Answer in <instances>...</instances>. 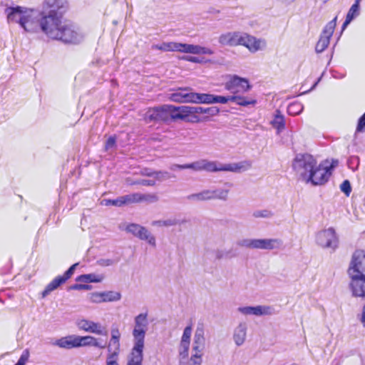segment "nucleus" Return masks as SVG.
<instances>
[{"label":"nucleus","instance_id":"338daca9","mask_svg":"<svg viewBox=\"0 0 365 365\" xmlns=\"http://www.w3.org/2000/svg\"><path fill=\"white\" fill-rule=\"evenodd\" d=\"M91 289V287L89 285H87V284H81V290H82V289L88 290Z\"/></svg>","mask_w":365,"mask_h":365},{"label":"nucleus","instance_id":"473e14b6","mask_svg":"<svg viewBox=\"0 0 365 365\" xmlns=\"http://www.w3.org/2000/svg\"><path fill=\"white\" fill-rule=\"evenodd\" d=\"M359 14V4L358 2H355L351 7L346 17V20L343 24L342 29H345L346 27L350 24V22L358 15Z\"/></svg>","mask_w":365,"mask_h":365},{"label":"nucleus","instance_id":"a19ab883","mask_svg":"<svg viewBox=\"0 0 365 365\" xmlns=\"http://www.w3.org/2000/svg\"><path fill=\"white\" fill-rule=\"evenodd\" d=\"M212 190V199L226 200L228 197L229 190L226 188H218Z\"/></svg>","mask_w":365,"mask_h":365},{"label":"nucleus","instance_id":"cd10ccee","mask_svg":"<svg viewBox=\"0 0 365 365\" xmlns=\"http://www.w3.org/2000/svg\"><path fill=\"white\" fill-rule=\"evenodd\" d=\"M103 274L91 273L82 274L76 278V281L84 283H99L104 279Z\"/></svg>","mask_w":365,"mask_h":365},{"label":"nucleus","instance_id":"72a5a7b5","mask_svg":"<svg viewBox=\"0 0 365 365\" xmlns=\"http://www.w3.org/2000/svg\"><path fill=\"white\" fill-rule=\"evenodd\" d=\"M185 106H175L173 105V120H181L186 123Z\"/></svg>","mask_w":365,"mask_h":365},{"label":"nucleus","instance_id":"052dcab7","mask_svg":"<svg viewBox=\"0 0 365 365\" xmlns=\"http://www.w3.org/2000/svg\"><path fill=\"white\" fill-rule=\"evenodd\" d=\"M170 225V221H155L153 222V225L155 226H169Z\"/></svg>","mask_w":365,"mask_h":365},{"label":"nucleus","instance_id":"09e8293b","mask_svg":"<svg viewBox=\"0 0 365 365\" xmlns=\"http://www.w3.org/2000/svg\"><path fill=\"white\" fill-rule=\"evenodd\" d=\"M229 101H232V96H215L214 95L213 104L214 103H220L225 104Z\"/></svg>","mask_w":365,"mask_h":365},{"label":"nucleus","instance_id":"8fccbe9b","mask_svg":"<svg viewBox=\"0 0 365 365\" xmlns=\"http://www.w3.org/2000/svg\"><path fill=\"white\" fill-rule=\"evenodd\" d=\"M302 110V106L300 103H293L288 108V112L291 115H296Z\"/></svg>","mask_w":365,"mask_h":365},{"label":"nucleus","instance_id":"c03bdc74","mask_svg":"<svg viewBox=\"0 0 365 365\" xmlns=\"http://www.w3.org/2000/svg\"><path fill=\"white\" fill-rule=\"evenodd\" d=\"M192 329L191 326H187L184 329L180 342L190 343Z\"/></svg>","mask_w":365,"mask_h":365},{"label":"nucleus","instance_id":"39448f33","mask_svg":"<svg viewBox=\"0 0 365 365\" xmlns=\"http://www.w3.org/2000/svg\"><path fill=\"white\" fill-rule=\"evenodd\" d=\"M348 274L354 279V285L358 289L359 282L365 279V251L356 250L352 255L348 269Z\"/></svg>","mask_w":365,"mask_h":365},{"label":"nucleus","instance_id":"a18cd8bd","mask_svg":"<svg viewBox=\"0 0 365 365\" xmlns=\"http://www.w3.org/2000/svg\"><path fill=\"white\" fill-rule=\"evenodd\" d=\"M190 103L203 104V93H195L191 91Z\"/></svg>","mask_w":365,"mask_h":365},{"label":"nucleus","instance_id":"5701e85b","mask_svg":"<svg viewBox=\"0 0 365 365\" xmlns=\"http://www.w3.org/2000/svg\"><path fill=\"white\" fill-rule=\"evenodd\" d=\"M45 6L49 9L47 15L62 16L66 1V0H45Z\"/></svg>","mask_w":365,"mask_h":365},{"label":"nucleus","instance_id":"f3484780","mask_svg":"<svg viewBox=\"0 0 365 365\" xmlns=\"http://www.w3.org/2000/svg\"><path fill=\"white\" fill-rule=\"evenodd\" d=\"M336 25V17L330 21L324 27L322 34L316 45L317 53L324 51L329 44V40L331 37Z\"/></svg>","mask_w":365,"mask_h":365},{"label":"nucleus","instance_id":"7ed1b4c3","mask_svg":"<svg viewBox=\"0 0 365 365\" xmlns=\"http://www.w3.org/2000/svg\"><path fill=\"white\" fill-rule=\"evenodd\" d=\"M52 344L66 349L91 347L103 350L106 347V339L93 335L80 336L72 334L56 339Z\"/></svg>","mask_w":365,"mask_h":365},{"label":"nucleus","instance_id":"4468645a","mask_svg":"<svg viewBox=\"0 0 365 365\" xmlns=\"http://www.w3.org/2000/svg\"><path fill=\"white\" fill-rule=\"evenodd\" d=\"M225 88L232 93L237 94L238 92H248L252 88V86L247 78L240 77L237 75H232L230 76L229 79L226 81Z\"/></svg>","mask_w":365,"mask_h":365},{"label":"nucleus","instance_id":"de8ad7c7","mask_svg":"<svg viewBox=\"0 0 365 365\" xmlns=\"http://www.w3.org/2000/svg\"><path fill=\"white\" fill-rule=\"evenodd\" d=\"M241 247L250 249H255V239H244L240 241Z\"/></svg>","mask_w":365,"mask_h":365},{"label":"nucleus","instance_id":"c9c22d12","mask_svg":"<svg viewBox=\"0 0 365 365\" xmlns=\"http://www.w3.org/2000/svg\"><path fill=\"white\" fill-rule=\"evenodd\" d=\"M103 300L104 303L106 302H116L121 299L122 295L120 292L117 291H103Z\"/></svg>","mask_w":365,"mask_h":365},{"label":"nucleus","instance_id":"79ce46f5","mask_svg":"<svg viewBox=\"0 0 365 365\" xmlns=\"http://www.w3.org/2000/svg\"><path fill=\"white\" fill-rule=\"evenodd\" d=\"M88 299L93 304L104 303L103 292H93L88 294Z\"/></svg>","mask_w":365,"mask_h":365},{"label":"nucleus","instance_id":"774afa93","mask_svg":"<svg viewBox=\"0 0 365 365\" xmlns=\"http://www.w3.org/2000/svg\"><path fill=\"white\" fill-rule=\"evenodd\" d=\"M81 284H75V285L71 287V289L81 290Z\"/></svg>","mask_w":365,"mask_h":365},{"label":"nucleus","instance_id":"0e129e2a","mask_svg":"<svg viewBox=\"0 0 365 365\" xmlns=\"http://www.w3.org/2000/svg\"><path fill=\"white\" fill-rule=\"evenodd\" d=\"M361 322L362 323L363 326L365 327V304L362 309Z\"/></svg>","mask_w":365,"mask_h":365},{"label":"nucleus","instance_id":"7c9ffc66","mask_svg":"<svg viewBox=\"0 0 365 365\" xmlns=\"http://www.w3.org/2000/svg\"><path fill=\"white\" fill-rule=\"evenodd\" d=\"M66 279L62 276H58L47 284L42 292V297H46L49 293L56 289L61 284H63Z\"/></svg>","mask_w":365,"mask_h":365},{"label":"nucleus","instance_id":"0eeeda50","mask_svg":"<svg viewBox=\"0 0 365 365\" xmlns=\"http://www.w3.org/2000/svg\"><path fill=\"white\" fill-rule=\"evenodd\" d=\"M317 160L313 156L305 155H297L292 163V167L298 177L304 182L310 179V174L312 172Z\"/></svg>","mask_w":365,"mask_h":365},{"label":"nucleus","instance_id":"2eb2a0df","mask_svg":"<svg viewBox=\"0 0 365 365\" xmlns=\"http://www.w3.org/2000/svg\"><path fill=\"white\" fill-rule=\"evenodd\" d=\"M244 31H230L220 34L217 38L218 43L222 46H241Z\"/></svg>","mask_w":365,"mask_h":365},{"label":"nucleus","instance_id":"603ef678","mask_svg":"<svg viewBox=\"0 0 365 365\" xmlns=\"http://www.w3.org/2000/svg\"><path fill=\"white\" fill-rule=\"evenodd\" d=\"M78 265V263H76V264H73L65 273L62 276L65 279L66 281L69 279L72 275L74 273V271L76 268V267Z\"/></svg>","mask_w":365,"mask_h":365},{"label":"nucleus","instance_id":"69168bd1","mask_svg":"<svg viewBox=\"0 0 365 365\" xmlns=\"http://www.w3.org/2000/svg\"><path fill=\"white\" fill-rule=\"evenodd\" d=\"M182 165H172V167H171V170H178V169H183V168H182Z\"/></svg>","mask_w":365,"mask_h":365},{"label":"nucleus","instance_id":"e2e57ef3","mask_svg":"<svg viewBox=\"0 0 365 365\" xmlns=\"http://www.w3.org/2000/svg\"><path fill=\"white\" fill-rule=\"evenodd\" d=\"M103 266H110L114 264L113 259H103L101 263Z\"/></svg>","mask_w":365,"mask_h":365},{"label":"nucleus","instance_id":"f8f14e48","mask_svg":"<svg viewBox=\"0 0 365 365\" xmlns=\"http://www.w3.org/2000/svg\"><path fill=\"white\" fill-rule=\"evenodd\" d=\"M76 325L81 331L98 335L100 336L99 337L103 339H107L108 330L100 322L86 318H81L76 320Z\"/></svg>","mask_w":365,"mask_h":365},{"label":"nucleus","instance_id":"5fc2aeb1","mask_svg":"<svg viewBox=\"0 0 365 365\" xmlns=\"http://www.w3.org/2000/svg\"><path fill=\"white\" fill-rule=\"evenodd\" d=\"M365 128V112L364 114L359 118L356 130L358 132H362Z\"/></svg>","mask_w":365,"mask_h":365},{"label":"nucleus","instance_id":"423d86ee","mask_svg":"<svg viewBox=\"0 0 365 365\" xmlns=\"http://www.w3.org/2000/svg\"><path fill=\"white\" fill-rule=\"evenodd\" d=\"M148 313L140 312L134 317L132 336L133 346L144 348L145 337L148 329Z\"/></svg>","mask_w":365,"mask_h":365},{"label":"nucleus","instance_id":"6ab92c4d","mask_svg":"<svg viewBox=\"0 0 365 365\" xmlns=\"http://www.w3.org/2000/svg\"><path fill=\"white\" fill-rule=\"evenodd\" d=\"M282 240L278 238L255 239V249L258 250H278L282 247Z\"/></svg>","mask_w":365,"mask_h":365},{"label":"nucleus","instance_id":"c756f323","mask_svg":"<svg viewBox=\"0 0 365 365\" xmlns=\"http://www.w3.org/2000/svg\"><path fill=\"white\" fill-rule=\"evenodd\" d=\"M131 203H132V202H131L130 194L119 197L115 200H103V204L106 206L113 205V206L120 207L124 205H128V204H131Z\"/></svg>","mask_w":365,"mask_h":365},{"label":"nucleus","instance_id":"f704fd0d","mask_svg":"<svg viewBox=\"0 0 365 365\" xmlns=\"http://www.w3.org/2000/svg\"><path fill=\"white\" fill-rule=\"evenodd\" d=\"M270 123L277 130V133H279L284 128V117L279 111H277Z\"/></svg>","mask_w":365,"mask_h":365},{"label":"nucleus","instance_id":"864d4df0","mask_svg":"<svg viewBox=\"0 0 365 365\" xmlns=\"http://www.w3.org/2000/svg\"><path fill=\"white\" fill-rule=\"evenodd\" d=\"M341 190L344 192L346 195H349L351 192V185L348 180H345L341 185Z\"/></svg>","mask_w":365,"mask_h":365},{"label":"nucleus","instance_id":"a211bd4d","mask_svg":"<svg viewBox=\"0 0 365 365\" xmlns=\"http://www.w3.org/2000/svg\"><path fill=\"white\" fill-rule=\"evenodd\" d=\"M329 170L327 167L316 163L309 178L306 183H311L314 185L324 184L329 177Z\"/></svg>","mask_w":365,"mask_h":365},{"label":"nucleus","instance_id":"9d476101","mask_svg":"<svg viewBox=\"0 0 365 365\" xmlns=\"http://www.w3.org/2000/svg\"><path fill=\"white\" fill-rule=\"evenodd\" d=\"M182 168L192 169L195 171L207 170V171H217V170H229L237 171L242 168L241 165H227L225 166L217 167L215 163L210 162L206 160H200L196 162L185 164L182 166Z\"/></svg>","mask_w":365,"mask_h":365},{"label":"nucleus","instance_id":"c85d7f7f","mask_svg":"<svg viewBox=\"0 0 365 365\" xmlns=\"http://www.w3.org/2000/svg\"><path fill=\"white\" fill-rule=\"evenodd\" d=\"M181 45L182 43L178 42H163L158 45H155L153 46V48L160 50L163 51H181Z\"/></svg>","mask_w":365,"mask_h":365},{"label":"nucleus","instance_id":"bf43d9fd","mask_svg":"<svg viewBox=\"0 0 365 365\" xmlns=\"http://www.w3.org/2000/svg\"><path fill=\"white\" fill-rule=\"evenodd\" d=\"M115 139L114 137H110L106 143V150H108V149H110L112 148L114 145H115Z\"/></svg>","mask_w":365,"mask_h":365},{"label":"nucleus","instance_id":"6e6552de","mask_svg":"<svg viewBox=\"0 0 365 365\" xmlns=\"http://www.w3.org/2000/svg\"><path fill=\"white\" fill-rule=\"evenodd\" d=\"M186 123H199L207 121L210 117L217 115L220 110L217 107L204 108L200 106H185Z\"/></svg>","mask_w":365,"mask_h":365},{"label":"nucleus","instance_id":"680f3d73","mask_svg":"<svg viewBox=\"0 0 365 365\" xmlns=\"http://www.w3.org/2000/svg\"><path fill=\"white\" fill-rule=\"evenodd\" d=\"M276 2L282 5H290L294 3L296 0H274Z\"/></svg>","mask_w":365,"mask_h":365},{"label":"nucleus","instance_id":"a878e982","mask_svg":"<svg viewBox=\"0 0 365 365\" xmlns=\"http://www.w3.org/2000/svg\"><path fill=\"white\" fill-rule=\"evenodd\" d=\"M132 203L136 202H154L158 200V196L155 194H142V193H133L130 194Z\"/></svg>","mask_w":365,"mask_h":365},{"label":"nucleus","instance_id":"58836bf2","mask_svg":"<svg viewBox=\"0 0 365 365\" xmlns=\"http://www.w3.org/2000/svg\"><path fill=\"white\" fill-rule=\"evenodd\" d=\"M190 343L180 342L178 351L180 359H187L189 356Z\"/></svg>","mask_w":365,"mask_h":365},{"label":"nucleus","instance_id":"9b49d317","mask_svg":"<svg viewBox=\"0 0 365 365\" xmlns=\"http://www.w3.org/2000/svg\"><path fill=\"white\" fill-rule=\"evenodd\" d=\"M315 242L319 246L332 251L337 248L339 242L335 230L331 227L319 231L316 234Z\"/></svg>","mask_w":365,"mask_h":365},{"label":"nucleus","instance_id":"ea45409f","mask_svg":"<svg viewBox=\"0 0 365 365\" xmlns=\"http://www.w3.org/2000/svg\"><path fill=\"white\" fill-rule=\"evenodd\" d=\"M143 119L146 123L159 122L158 113L155 108H149L143 115Z\"/></svg>","mask_w":365,"mask_h":365},{"label":"nucleus","instance_id":"20e7f679","mask_svg":"<svg viewBox=\"0 0 365 365\" xmlns=\"http://www.w3.org/2000/svg\"><path fill=\"white\" fill-rule=\"evenodd\" d=\"M121 334L118 328H112L109 341L106 339L107 353L105 358V365H120V354Z\"/></svg>","mask_w":365,"mask_h":365},{"label":"nucleus","instance_id":"4c0bfd02","mask_svg":"<svg viewBox=\"0 0 365 365\" xmlns=\"http://www.w3.org/2000/svg\"><path fill=\"white\" fill-rule=\"evenodd\" d=\"M139 238L145 240L150 246L155 247L156 245L155 237L145 227L141 231Z\"/></svg>","mask_w":365,"mask_h":365},{"label":"nucleus","instance_id":"1a4fd4ad","mask_svg":"<svg viewBox=\"0 0 365 365\" xmlns=\"http://www.w3.org/2000/svg\"><path fill=\"white\" fill-rule=\"evenodd\" d=\"M205 341L203 331L202 329H197L193 339L192 355L190 359H180V365H201Z\"/></svg>","mask_w":365,"mask_h":365},{"label":"nucleus","instance_id":"f257e3e1","mask_svg":"<svg viewBox=\"0 0 365 365\" xmlns=\"http://www.w3.org/2000/svg\"><path fill=\"white\" fill-rule=\"evenodd\" d=\"M43 33L49 38L65 43L77 44L82 42L85 32L78 26L62 16H50L43 24Z\"/></svg>","mask_w":365,"mask_h":365},{"label":"nucleus","instance_id":"dca6fc26","mask_svg":"<svg viewBox=\"0 0 365 365\" xmlns=\"http://www.w3.org/2000/svg\"><path fill=\"white\" fill-rule=\"evenodd\" d=\"M238 312L244 316H270L274 314V309L268 305L242 306L237 308Z\"/></svg>","mask_w":365,"mask_h":365},{"label":"nucleus","instance_id":"2f4dec72","mask_svg":"<svg viewBox=\"0 0 365 365\" xmlns=\"http://www.w3.org/2000/svg\"><path fill=\"white\" fill-rule=\"evenodd\" d=\"M232 101L241 106H254L257 103L254 98L236 94L232 95Z\"/></svg>","mask_w":365,"mask_h":365},{"label":"nucleus","instance_id":"49530a36","mask_svg":"<svg viewBox=\"0 0 365 365\" xmlns=\"http://www.w3.org/2000/svg\"><path fill=\"white\" fill-rule=\"evenodd\" d=\"M125 182L128 185L139 184V185H143L145 186H152V185H155V181L150 180H142L140 181H133V180H130L129 178H127L125 180Z\"/></svg>","mask_w":365,"mask_h":365},{"label":"nucleus","instance_id":"3c124183","mask_svg":"<svg viewBox=\"0 0 365 365\" xmlns=\"http://www.w3.org/2000/svg\"><path fill=\"white\" fill-rule=\"evenodd\" d=\"M29 351L28 350H24L14 365H26L29 361Z\"/></svg>","mask_w":365,"mask_h":365},{"label":"nucleus","instance_id":"412c9836","mask_svg":"<svg viewBox=\"0 0 365 365\" xmlns=\"http://www.w3.org/2000/svg\"><path fill=\"white\" fill-rule=\"evenodd\" d=\"M191 89L189 88H180L175 92L168 95V99L178 103H190Z\"/></svg>","mask_w":365,"mask_h":365},{"label":"nucleus","instance_id":"4be33fe9","mask_svg":"<svg viewBox=\"0 0 365 365\" xmlns=\"http://www.w3.org/2000/svg\"><path fill=\"white\" fill-rule=\"evenodd\" d=\"M247 324L246 322H240L234 329L232 339L236 346H240L244 344L247 339Z\"/></svg>","mask_w":365,"mask_h":365},{"label":"nucleus","instance_id":"13d9d810","mask_svg":"<svg viewBox=\"0 0 365 365\" xmlns=\"http://www.w3.org/2000/svg\"><path fill=\"white\" fill-rule=\"evenodd\" d=\"M254 215L256 217H269L271 214L269 211L262 210V211H257L254 213Z\"/></svg>","mask_w":365,"mask_h":365},{"label":"nucleus","instance_id":"37998d69","mask_svg":"<svg viewBox=\"0 0 365 365\" xmlns=\"http://www.w3.org/2000/svg\"><path fill=\"white\" fill-rule=\"evenodd\" d=\"M143 227H141L136 224H130L126 227V231L132 233L135 236L139 237L141 234V231L143 230Z\"/></svg>","mask_w":365,"mask_h":365},{"label":"nucleus","instance_id":"4d7b16f0","mask_svg":"<svg viewBox=\"0 0 365 365\" xmlns=\"http://www.w3.org/2000/svg\"><path fill=\"white\" fill-rule=\"evenodd\" d=\"M183 59L187 61L195 63H201L203 62V61L200 59L198 57L192 56H187L185 57H183Z\"/></svg>","mask_w":365,"mask_h":365},{"label":"nucleus","instance_id":"f03ea898","mask_svg":"<svg viewBox=\"0 0 365 365\" xmlns=\"http://www.w3.org/2000/svg\"><path fill=\"white\" fill-rule=\"evenodd\" d=\"M9 22L16 23L28 33L43 32V24L52 15H43L37 9L24 6L9 7L5 11Z\"/></svg>","mask_w":365,"mask_h":365},{"label":"nucleus","instance_id":"e433bc0d","mask_svg":"<svg viewBox=\"0 0 365 365\" xmlns=\"http://www.w3.org/2000/svg\"><path fill=\"white\" fill-rule=\"evenodd\" d=\"M359 289H356L354 285V279H351L350 282V287L352 292V294L355 297H365V279H362L359 282Z\"/></svg>","mask_w":365,"mask_h":365},{"label":"nucleus","instance_id":"6e6d98bb","mask_svg":"<svg viewBox=\"0 0 365 365\" xmlns=\"http://www.w3.org/2000/svg\"><path fill=\"white\" fill-rule=\"evenodd\" d=\"M214 95L203 93V104H213Z\"/></svg>","mask_w":365,"mask_h":365},{"label":"nucleus","instance_id":"b1692460","mask_svg":"<svg viewBox=\"0 0 365 365\" xmlns=\"http://www.w3.org/2000/svg\"><path fill=\"white\" fill-rule=\"evenodd\" d=\"M143 349L133 346L128 357L127 365H142L143 359Z\"/></svg>","mask_w":365,"mask_h":365},{"label":"nucleus","instance_id":"aec40b11","mask_svg":"<svg viewBox=\"0 0 365 365\" xmlns=\"http://www.w3.org/2000/svg\"><path fill=\"white\" fill-rule=\"evenodd\" d=\"M181 53H190L193 55H213L214 51L208 47L198 44L182 43L181 45Z\"/></svg>","mask_w":365,"mask_h":365},{"label":"nucleus","instance_id":"393cba45","mask_svg":"<svg viewBox=\"0 0 365 365\" xmlns=\"http://www.w3.org/2000/svg\"><path fill=\"white\" fill-rule=\"evenodd\" d=\"M158 120L165 122L173 120V105H163L156 107Z\"/></svg>","mask_w":365,"mask_h":365},{"label":"nucleus","instance_id":"ddd939ff","mask_svg":"<svg viewBox=\"0 0 365 365\" xmlns=\"http://www.w3.org/2000/svg\"><path fill=\"white\" fill-rule=\"evenodd\" d=\"M241 46L245 48L251 53H256L264 51L267 43L266 40L262 38H258L247 32H244Z\"/></svg>","mask_w":365,"mask_h":365},{"label":"nucleus","instance_id":"bb28decb","mask_svg":"<svg viewBox=\"0 0 365 365\" xmlns=\"http://www.w3.org/2000/svg\"><path fill=\"white\" fill-rule=\"evenodd\" d=\"M212 190H203L197 193H193L187 196V199L192 202L210 200L212 199Z\"/></svg>","mask_w":365,"mask_h":365}]
</instances>
